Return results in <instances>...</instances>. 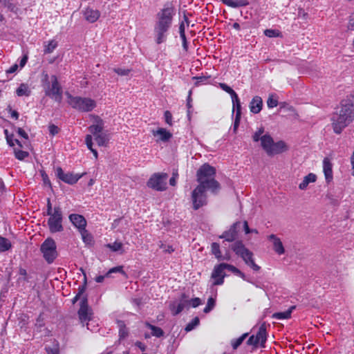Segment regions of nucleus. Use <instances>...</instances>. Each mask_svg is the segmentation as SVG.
Segmentation results:
<instances>
[{
	"label": "nucleus",
	"instance_id": "nucleus-51",
	"mask_svg": "<svg viewBox=\"0 0 354 354\" xmlns=\"http://www.w3.org/2000/svg\"><path fill=\"white\" fill-rule=\"evenodd\" d=\"M178 178V174L177 170L174 171L172 173V176L169 180V184L171 186H175L176 185V180H177Z\"/></svg>",
	"mask_w": 354,
	"mask_h": 354
},
{
	"label": "nucleus",
	"instance_id": "nucleus-35",
	"mask_svg": "<svg viewBox=\"0 0 354 354\" xmlns=\"http://www.w3.org/2000/svg\"><path fill=\"white\" fill-rule=\"evenodd\" d=\"M211 250L212 254L218 260L222 259L221 252L220 250V246L217 243H213L211 245Z\"/></svg>",
	"mask_w": 354,
	"mask_h": 354
},
{
	"label": "nucleus",
	"instance_id": "nucleus-47",
	"mask_svg": "<svg viewBox=\"0 0 354 354\" xmlns=\"http://www.w3.org/2000/svg\"><path fill=\"white\" fill-rule=\"evenodd\" d=\"M113 71L119 75H128L131 72V69L128 68H115Z\"/></svg>",
	"mask_w": 354,
	"mask_h": 354
},
{
	"label": "nucleus",
	"instance_id": "nucleus-23",
	"mask_svg": "<svg viewBox=\"0 0 354 354\" xmlns=\"http://www.w3.org/2000/svg\"><path fill=\"white\" fill-rule=\"evenodd\" d=\"M333 165L327 158L323 160V171L325 175L326 180L330 182L333 179Z\"/></svg>",
	"mask_w": 354,
	"mask_h": 354
},
{
	"label": "nucleus",
	"instance_id": "nucleus-3",
	"mask_svg": "<svg viewBox=\"0 0 354 354\" xmlns=\"http://www.w3.org/2000/svg\"><path fill=\"white\" fill-rule=\"evenodd\" d=\"M174 13L175 10L172 6H167L158 13L157 21L154 27L156 41L158 44L166 41L167 32L171 25Z\"/></svg>",
	"mask_w": 354,
	"mask_h": 354
},
{
	"label": "nucleus",
	"instance_id": "nucleus-37",
	"mask_svg": "<svg viewBox=\"0 0 354 354\" xmlns=\"http://www.w3.org/2000/svg\"><path fill=\"white\" fill-rule=\"evenodd\" d=\"M232 104H233V111H236V115H237L238 117L241 116V102H240L238 95H236V100H235V98H232Z\"/></svg>",
	"mask_w": 354,
	"mask_h": 354
},
{
	"label": "nucleus",
	"instance_id": "nucleus-39",
	"mask_svg": "<svg viewBox=\"0 0 354 354\" xmlns=\"http://www.w3.org/2000/svg\"><path fill=\"white\" fill-rule=\"evenodd\" d=\"M118 326L120 328L119 330V336L120 339H124L128 335V330L125 326V324L122 321L118 322Z\"/></svg>",
	"mask_w": 354,
	"mask_h": 354
},
{
	"label": "nucleus",
	"instance_id": "nucleus-29",
	"mask_svg": "<svg viewBox=\"0 0 354 354\" xmlns=\"http://www.w3.org/2000/svg\"><path fill=\"white\" fill-rule=\"evenodd\" d=\"M80 232L84 243L87 245H91L93 243V236L86 229L80 230Z\"/></svg>",
	"mask_w": 354,
	"mask_h": 354
},
{
	"label": "nucleus",
	"instance_id": "nucleus-22",
	"mask_svg": "<svg viewBox=\"0 0 354 354\" xmlns=\"http://www.w3.org/2000/svg\"><path fill=\"white\" fill-rule=\"evenodd\" d=\"M263 106V100L259 96H254L250 103V110L253 113H259Z\"/></svg>",
	"mask_w": 354,
	"mask_h": 354
},
{
	"label": "nucleus",
	"instance_id": "nucleus-41",
	"mask_svg": "<svg viewBox=\"0 0 354 354\" xmlns=\"http://www.w3.org/2000/svg\"><path fill=\"white\" fill-rule=\"evenodd\" d=\"M247 336L248 333H244L240 337L233 341L232 344L233 348L236 349L242 344Z\"/></svg>",
	"mask_w": 354,
	"mask_h": 354
},
{
	"label": "nucleus",
	"instance_id": "nucleus-2",
	"mask_svg": "<svg viewBox=\"0 0 354 354\" xmlns=\"http://www.w3.org/2000/svg\"><path fill=\"white\" fill-rule=\"evenodd\" d=\"M263 133V128H260L253 134L252 139L254 142H261L262 149L268 156L278 155L289 149V146L284 141L279 140L275 142L270 135Z\"/></svg>",
	"mask_w": 354,
	"mask_h": 354
},
{
	"label": "nucleus",
	"instance_id": "nucleus-32",
	"mask_svg": "<svg viewBox=\"0 0 354 354\" xmlns=\"http://www.w3.org/2000/svg\"><path fill=\"white\" fill-rule=\"evenodd\" d=\"M16 93L18 96H28L30 91L27 85L21 84L17 89Z\"/></svg>",
	"mask_w": 354,
	"mask_h": 354
},
{
	"label": "nucleus",
	"instance_id": "nucleus-28",
	"mask_svg": "<svg viewBox=\"0 0 354 354\" xmlns=\"http://www.w3.org/2000/svg\"><path fill=\"white\" fill-rule=\"evenodd\" d=\"M145 325L147 327L151 329V335L155 336L156 337H160L163 336L164 332L160 328L151 325L148 322H146Z\"/></svg>",
	"mask_w": 354,
	"mask_h": 354
},
{
	"label": "nucleus",
	"instance_id": "nucleus-57",
	"mask_svg": "<svg viewBox=\"0 0 354 354\" xmlns=\"http://www.w3.org/2000/svg\"><path fill=\"white\" fill-rule=\"evenodd\" d=\"M240 119H241V116H237L236 115V118H235V121H234V131H236V129L239 125V123H240Z\"/></svg>",
	"mask_w": 354,
	"mask_h": 354
},
{
	"label": "nucleus",
	"instance_id": "nucleus-16",
	"mask_svg": "<svg viewBox=\"0 0 354 354\" xmlns=\"http://www.w3.org/2000/svg\"><path fill=\"white\" fill-rule=\"evenodd\" d=\"M78 315L80 320L82 324L90 321L91 315V310L86 304V301L84 300L81 303L80 308L78 310Z\"/></svg>",
	"mask_w": 354,
	"mask_h": 354
},
{
	"label": "nucleus",
	"instance_id": "nucleus-26",
	"mask_svg": "<svg viewBox=\"0 0 354 354\" xmlns=\"http://www.w3.org/2000/svg\"><path fill=\"white\" fill-rule=\"evenodd\" d=\"M257 341L261 346H263L266 341V330L264 324L261 325L257 334L255 335Z\"/></svg>",
	"mask_w": 354,
	"mask_h": 354
},
{
	"label": "nucleus",
	"instance_id": "nucleus-27",
	"mask_svg": "<svg viewBox=\"0 0 354 354\" xmlns=\"http://www.w3.org/2000/svg\"><path fill=\"white\" fill-rule=\"evenodd\" d=\"M295 308V306H291L288 310L284 312L276 313H274L272 317L277 319H288L291 316V313L293 309Z\"/></svg>",
	"mask_w": 354,
	"mask_h": 354
},
{
	"label": "nucleus",
	"instance_id": "nucleus-58",
	"mask_svg": "<svg viewBox=\"0 0 354 354\" xmlns=\"http://www.w3.org/2000/svg\"><path fill=\"white\" fill-rule=\"evenodd\" d=\"M53 212H52V205H51V203H50V201L49 198H48L47 200V214L48 215H51V214H53Z\"/></svg>",
	"mask_w": 354,
	"mask_h": 354
},
{
	"label": "nucleus",
	"instance_id": "nucleus-7",
	"mask_svg": "<svg viewBox=\"0 0 354 354\" xmlns=\"http://www.w3.org/2000/svg\"><path fill=\"white\" fill-rule=\"evenodd\" d=\"M68 102L72 108L82 112H90L96 107V102L89 97H74L67 93Z\"/></svg>",
	"mask_w": 354,
	"mask_h": 354
},
{
	"label": "nucleus",
	"instance_id": "nucleus-1",
	"mask_svg": "<svg viewBox=\"0 0 354 354\" xmlns=\"http://www.w3.org/2000/svg\"><path fill=\"white\" fill-rule=\"evenodd\" d=\"M354 119V101L348 99L342 101L339 111L331 118L332 125L335 133L339 134Z\"/></svg>",
	"mask_w": 354,
	"mask_h": 354
},
{
	"label": "nucleus",
	"instance_id": "nucleus-18",
	"mask_svg": "<svg viewBox=\"0 0 354 354\" xmlns=\"http://www.w3.org/2000/svg\"><path fill=\"white\" fill-rule=\"evenodd\" d=\"M84 19L89 23L95 22L100 17V12L97 10L87 8L83 11Z\"/></svg>",
	"mask_w": 354,
	"mask_h": 354
},
{
	"label": "nucleus",
	"instance_id": "nucleus-25",
	"mask_svg": "<svg viewBox=\"0 0 354 354\" xmlns=\"http://www.w3.org/2000/svg\"><path fill=\"white\" fill-rule=\"evenodd\" d=\"M316 180V175L313 173H310L307 176H304L302 182L299 185V188L301 190H304L310 183H315Z\"/></svg>",
	"mask_w": 354,
	"mask_h": 354
},
{
	"label": "nucleus",
	"instance_id": "nucleus-62",
	"mask_svg": "<svg viewBox=\"0 0 354 354\" xmlns=\"http://www.w3.org/2000/svg\"><path fill=\"white\" fill-rule=\"evenodd\" d=\"M46 351L48 352V354H59L58 349L57 348H55L53 349L46 348Z\"/></svg>",
	"mask_w": 354,
	"mask_h": 354
},
{
	"label": "nucleus",
	"instance_id": "nucleus-12",
	"mask_svg": "<svg viewBox=\"0 0 354 354\" xmlns=\"http://www.w3.org/2000/svg\"><path fill=\"white\" fill-rule=\"evenodd\" d=\"M49 216L48 224L50 232H57L62 231L63 229L62 225V214L60 207H55L53 213Z\"/></svg>",
	"mask_w": 354,
	"mask_h": 354
},
{
	"label": "nucleus",
	"instance_id": "nucleus-20",
	"mask_svg": "<svg viewBox=\"0 0 354 354\" xmlns=\"http://www.w3.org/2000/svg\"><path fill=\"white\" fill-rule=\"evenodd\" d=\"M239 224V222L234 223L227 231L225 232L222 235L220 236V238L225 239V241L228 242L234 241L236 238V228Z\"/></svg>",
	"mask_w": 354,
	"mask_h": 354
},
{
	"label": "nucleus",
	"instance_id": "nucleus-34",
	"mask_svg": "<svg viewBox=\"0 0 354 354\" xmlns=\"http://www.w3.org/2000/svg\"><path fill=\"white\" fill-rule=\"evenodd\" d=\"M57 46V42L55 40H50L48 44L44 46V52L45 54L51 53Z\"/></svg>",
	"mask_w": 354,
	"mask_h": 354
},
{
	"label": "nucleus",
	"instance_id": "nucleus-17",
	"mask_svg": "<svg viewBox=\"0 0 354 354\" xmlns=\"http://www.w3.org/2000/svg\"><path fill=\"white\" fill-rule=\"evenodd\" d=\"M268 239L272 241L274 251L279 255L285 253V249L281 239L274 234H271Z\"/></svg>",
	"mask_w": 354,
	"mask_h": 354
},
{
	"label": "nucleus",
	"instance_id": "nucleus-64",
	"mask_svg": "<svg viewBox=\"0 0 354 354\" xmlns=\"http://www.w3.org/2000/svg\"><path fill=\"white\" fill-rule=\"evenodd\" d=\"M243 228H244L245 234L250 233V229L248 227V224L247 221L243 222Z\"/></svg>",
	"mask_w": 354,
	"mask_h": 354
},
{
	"label": "nucleus",
	"instance_id": "nucleus-45",
	"mask_svg": "<svg viewBox=\"0 0 354 354\" xmlns=\"http://www.w3.org/2000/svg\"><path fill=\"white\" fill-rule=\"evenodd\" d=\"M199 324V319L198 317H195L192 322L189 323L185 330L186 331H190L194 328L195 326H196Z\"/></svg>",
	"mask_w": 354,
	"mask_h": 354
},
{
	"label": "nucleus",
	"instance_id": "nucleus-46",
	"mask_svg": "<svg viewBox=\"0 0 354 354\" xmlns=\"http://www.w3.org/2000/svg\"><path fill=\"white\" fill-rule=\"evenodd\" d=\"M225 270H227L233 273L239 274L241 276H243V274L234 266L225 263Z\"/></svg>",
	"mask_w": 354,
	"mask_h": 354
},
{
	"label": "nucleus",
	"instance_id": "nucleus-19",
	"mask_svg": "<svg viewBox=\"0 0 354 354\" xmlns=\"http://www.w3.org/2000/svg\"><path fill=\"white\" fill-rule=\"evenodd\" d=\"M152 134L154 137H157L156 141L167 142L172 137V134L164 128H158L157 130H153Z\"/></svg>",
	"mask_w": 354,
	"mask_h": 354
},
{
	"label": "nucleus",
	"instance_id": "nucleus-6",
	"mask_svg": "<svg viewBox=\"0 0 354 354\" xmlns=\"http://www.w3.org/2000/svg\"><path fill=\"white\" fill-rule=\"evenodd\" d=\"M216 170L214 167L205 164L197 171V180L199 183L206 185L213 192L219 189L218 183L214 180Z\"/></svg>",
	"mask_w": 354,
	"mask_h": 354
},
{
	"label": "nucleus",
	"instance_id": "nucleus-13",
	"mask_svg": "<svg viewBox=\"0 0 354 354\" xmlns=\"http://www.w3.org/2000/svg\"><path fill=\"white\" fill-rule=\"evenodd\" d=\"M225 268L224 263L214 266L212 273V278L214 279L213 284L214 286L221 285L223 283L224 277H225Z\"/></svg>",
	"mask_w": 354,
	"mask_h": 354
},
{
	"label": "nucleus",
	"instance_id": "nucleus-8",
	"mask_svg": "<svg viewBox=\"0 0 354 354\" xmlns=\"http://www.w3.org/2000/svg\"><path fill=\"white\" fill-rule=\"evenodd\" d=\"M232 250L241 257L245 263L254 271H259L260 267L257 265L253 259V253L250 251L241 241H236L232 245Z\"/></svg>",
	"mask_w": 354,
	"mask_h": 354
},
{
	"label": "nucleus",
	"instance_id": "nucleus-11",
	"mask_svg": "<svg viewBox=\"0 0 354 354\" xmlns=\"http://www.w3.org/2000/svg\"><path fill=\"white\" fill-rule=\"evenodd\" d=\"M41 251L44 259L48 262L52 263L57 257L56 245L54 240L47 239L41 245Z\"/></svg>",
	"mask_w": 354,
	"mask_h": 354
},
{
	"label": "nucleus",
	"instance_id": "nucleus-60",
	"mask_svg": "<svg viewBox=\"0 0 354 354\" xmlns=\"http://www.w3.org/2000/svg\"><path fill=\"white\" fill-rule=\"evenodd\" d=\"M18 69V65L17 64L12 65L8 70H7L8 73H15Z\"/></svg>",
	"mask_w": 354,
	"mask_h": 354
},
{
	"label": "nucleus",
	"instance_id": "nucleus-50",
	"mask_svg": "<svg viewBox=\"0 0 354 354\" xmlns=\"http://www.w3.org/2000/svg\"><path fill=\"white\" fill-rule=\"evenodd\" d=\"M115 272H120L124 274V272L123 271L122 269V266H117L110 269L109 271L106 274V277H109L111 273Z\"/></svg>",
	"mask_w": 354,
	"mask_h": 354
},
{
	"label": "nucleus",
	"instance_id": "nucleus-59",
	"mask_svg": "<svg viewBox=\"0 0 354 354\" xmlns=\"http://www.w3.org/2000/svg\"><path fill=\"white\" fill-rule=\"evenodd\" d=\"M28 61V55H24V57L21 58V59L20 60V66L21 68L24 67L25 66V64H26Z\"/></svg>",
	"mask_w": 354,
	"mask_h": 354
},
{
	"label": "nucleus",
	"instance_id": "nucleus-31",
	"mask_svg": "<svg viewBox=\"0 0 354 354\" xmlns=\"http://www.w3.org/2000/svg\"><path fill=\"white\" fill-rule=\"evenodd\" d=\"M85 143H86L88 149L93 153L95 159H97L98 154H97V151L93 148V142H92V136H91V135L86 136Z\"/></svg>",
	"mask_w": 354,
	"mask_h": 354
},
{
	"label": "nucleus",
	"instance_id": "nucleus-56",
	"mask_svg": "<svg viewBox=\"0 0 354 354\" xmlns=\"http://www.w3.org/2000/svg\"><path fill=\"white\" fill-rule=\"evenodd\" d=\"M17 133H18V134H19L21 137H22V138H25V139H28V134H27V133H26V131H25L24 129H22L21 128H18V129H17Z\"/></svg>",
	"mask_w": 354,
	"mask_h": 354
},
{
	"label": "nucleus",
	"instance_id": "nucleus-21",
	"mask_svg": "<svg viewBox=\"0 0 354 354\" xmlns=\"http://www.w3.org/2000/svg\"><path fill=\"white\" fill-rule=\"evenodd\" d=\"M69 218L73 224L77 227L80 231L85 229L86 221L82 216L73 214L70 215Z\"/></svg>",
	"mask_w": 354,
	"mask_h": 354
},
{
	"label": "nucleus",
	"instance_id": "nucleus-48",
	"mask_svg": "<svg viewBox=\"0 0 354 354\" xmlns=\"http://www.w3.org/2000/svg\"><path fill=\"white\" fill-rule=\"evenodd\" d=\"M185 23H186L187 26H189V22L187 17L185 15H184V21H183L180 23V26H179V32H180V34L185 33Z\"/></svg>",
	"mask_w": 354,
	"mask_h": 354
},
{
	"label": "nucleus",
	"instance_id": "nucleus-4",
	"mask_svg": "<svg viewBox=\"0 0 354 354\" xmlns=\"http://www.w3.org/2000/svg\"><path fill=\"white\" fill-rule=\"evenodd\" d=\"M92 124L88 127V131L92 136V140H95L99 147H106L109 142V136L103 131L104 122L97 115H89Z\"/></svg>",
	"mask_w": 354,
	"mask_h": 354
},
{
	"label": "nucleus",
	"instance_id": "nucleus-63",
	"mask_svg": "<svg viewBox=\"0 0 354 354\" xmlns=\"http://www.w3.org/2000/svg\"><path fill=\"white\" fill-rule=\"evenodd\" d=\"M10 114H11V117L15 118V120H17L18 118H19V113L17 111H15V110H11L10 109Z\"/></svg>",
	"mask_w": 354,
	"mask_h": 354
},
{
	"label": "nucleus",
	"instance_id": "nucleus-33",
	"mask_svg": "<svg viewBox=\"0 0 354 354\" xmlns=\"http://www.w3.org/2000/svg\"><path fill=\"white\" fill-rule=\"evenodd\" d=\"M106 246L113 252H121V253L124 252L123 245L121 242L115 241L113 243H109Z\"/></svg>",
	"mask_w": 354,
	"mask_h": 354
},
{
	"label": "nucleus",
	"instance_id": "nucleus-9",
	"mask_svg": "<svg viewBox=\"0 0 354 354\" xmlns=\"http://www.w3.org/2000/svg\"><path fill=\"white\" fill-rule=\"evenodd\" d=\"M208 186L201 184L193 190L192 194V201L194 209H198L207 203L206 189Z\"/></svg>",
	"mask_w": 354,
	"mask_h": 354
},
{
	"label": "nucleus",
	"instance_id": "nucleus-5",
	"mask_svg": "<svg viewBox=\"0 0 354 354\" xmlns=\"http://www.w3.org/2000/svg\"><path fill=\"white\" fill-rule=\"evenodd\" d=\"M41 82L45 95L59 103L61 102L62 88L57 77L54 75L49 76L47 73H44Z\"/></svg>",
	"mask_w": 354,
	"mask_h": 354
},
{
	"label": "nucleus",
	"instance_id": "nucleus-61",
	"mask_svg": "<svg viewBox=\"0 0 354 354\" xmlns=\"http://www.w3.org/2000/svg\"><path fill=\"white\" fill-rule=\"evenodd\" d=\"M136 344V346L137 347H138L141 351H145V349H146V346H145V345L144 344H142V342H136V344Z\"/></svg>",
	"mask_w": 354,
	"mask_h": 354
},
{
	"label": "nucleus",
	"instance_id": "nucleus-38",
	"mask_svg": "<svg viewBox=\"0 0 354 354\" xmlns=\"http://www.w3.org/2000/svg\"><path fill=\"white\" fill-rule=\"evenodd\" d=\"M268 107L270 109L276 107L278 105V99L275 94H270L267 100Z\"/></svg>",
	"mask_w": 354,
	"mask_h": 354
},
{
	"label": "nucleus",
	"instance_id": "nucleus-52",
	"mask_svg": "<svg viewBox=\"0 0 354 354\" xmlns=\"http://www.w3.org/2000/svg\"><path fill=\"white\" fill-rule=\"evenodd\" d=\"M165 119L167 124L171 125L172 124V115L171 113L169 111H166L165 112Z\"/></svg>",
	"mask_w": 354,
	"mask_h": 354
},
{
	"label": "nucleus",
	"instance_id": "nucleus-54",
	"mask_svg": "<svg viewBox=\"0 0 354 354\" xmlns=\"http://www.w3.org/2000/svg\"><path fill=\"white\" fill-rule=\"evenodd\" d=\"M248 344L257 346L259 344L257 341L256 337L254 335H252L248 340Z\"/></svg>",
	"mask_w": 354,
	"mask_h": 354
},
{
	"label": "nucleus",
	"instance_id": "nucleus-36",
	"mask_svg": "<svg viewBox=\"0 0 354 354\" xmlns=\"http://www.w3.org/2000/svg\"><path fill=\"white\" fill-rule=\"evenodd\" d=\"M219 86L222 90H223L225 92H227V93H229L231 95L232 99V98H235V100L236 99L237 94L236 93V92L232 88H230L229 86H227L226 84L219 83Z\"/></svg>",
	"mask_w": 354,
	"mask_h": 354
},
{
	"label": "nucleus",
	"instance_id": "nucleus-24",
	"mask_svg": "<svg viewBox=\"0 0 354 354\" xmlns=\"http://www.w3.org/2000/svg\"><path fill=\"white\" fill-rule=\"evenodd\" d=\"M225 5L233 8L244 7L249 4L248 0H220Z\"/></svg>",
	"mask_w": 354,
	"mask_h": 354
},
{
	"label": "nucleus",
	"instance_id": "nucleus-43",
	"mask_svg": "<svg viewBox=\"0 0 354 354\" xmlns=\"http://www.w3.org/2000/svg\"><path fill=\"white\" fill-rule=\"evenodd\" d=\"M266 36L268 37H277L280 35V32L274 29H266L264 31Z\"/></svg>",
	"mask_w": 354,
	"mask_h": 354
},
{
	"label": "nucleus",
	"instance_id": "nucleus-30",
	"mask_svg": "<svg viewBox=\"0 0 354 354\" xmlns=\"http://www.w3.org/2000/svg\"><path fill=\"white\" fill-rule=\"evenodd\" d=\"M12 244L10 241L2 236H0V252H6L10 249Z\"/></svg>",
	"mask_w": 354,
	"mask_h": 354
},
{
	"label": "nucleus",
	"instance_id": "nucleus-53",
	"mask_svg": "<svg viewBox=\"0 0 354 354\" xmlns=\"http://www.w3.org/2000/svg\"><path fill=\"white\" fill-rule=\"evenodd\" d=\"M49 132L50 135L55 136L59 133V129L55 124H50L48 127Z\"/></svg>",
	"mask_w": 354,
	"mask_h": 354
},
{
	"label": "nucleus",
	"instance_id": "nucleus-44",
	"mask_svg": "<svg viewBox=\"0 0 354 354\" xmlns=\"http://www.w3.org/2000/svg\"><path fill=\"white\" fill-rule=\"evenodd\" d=\"M187 301H188V308H189L190 306H192L193 308H196L202 304L201 299L198 297H195L190 300L187 299Z\"/></svg>",
	"mask_w": 354,
	"mask_h": 354
},
{
	"label": "nucleus",
	"instance_id": "nucleus-55",
	"mask_svg": "<svg viewBox=\"0 0 354 354\" xmlns=\"http://www.w3.org/2000/svg\"><path fill=\"white\" fill-rule=\"evenodd\" d=\"M348 28L354 30V12L350 16Z\"/></svg>",
	"mask_w": 354,
	"mask_h": 354
},
{
	"label": "nucleus",
	"instance_id": "nucleus-42",
	"mask_svg": "<svg viewBox=\"0 0 354 354\" xmlns=\"http://www.w3.org/2000/svg\"><path fill=\"white\" fill-rule=\"evenodd\" d=\"M214 306H215V299H213L212 297L209 298L208 301H207V306H205V308L203 310L204 313H208L214 308Z\"/></svg>",
	"mask_w": 354,
	"mask_h": 354
},
{
	"label": "nucleus",
	"instance_id": "nucleus-14",
	"mask_svg": "<svg viewBox=\"0 0 354 354\" xmlns=\"http://www.w3.org/2000/svg\"><path fill=\"white\" fill-rule=\"evenodd\" d=\"M55 174L57 178L68 184H75L81 178L78 174L72 173H64L62 168L58 167L56 169Z\"/></svg>",
	"mask_w": 354,
	"mask_h": 354
},
{
	"label": "nucleus",
	"instance_id": "nucleus-10",
	"mask_svg": "<svg viewBox=\"0 0 354 354\" xmlns=\"http://www.w3.org/2000/svg\"><path fill=\"white\" fill-rule=\"evenodd\" d=\"M167 174L156 173L153 174L147 182V186L156 191H164L167 188Z\"/></svg>",
	"mask_w": 354,
	"mask_h": 354
},
{
	"label": "nucleus",
	"instance_id": "nucleus-40",
	"mask_svg": "<svg viewBox=\"0 0 354 354\" xmlns=\"http://www.w3.org/2000/svg\"><path fill=\"white\" fill-rule=\"evenodd\" d=\"M15 156L16 158H17L19 160H24L26 157L28 156V153L20 149H15Z\"/></svg>",
	"mask_w": 354,
	"mask_h": 354
},
{
	"label": "nucleus",
	"instance_id": "nucleus-15",
	"mask_svg": "<svg viewBox=\"0 0 354 354\" xmlns=\"http://www.w3.org/2000/svg\"><path fill=\"white\" fill-rule=\"evenodd\" d=\"M185 308H188L187 297L183 294L180 301H174L169 305L170 310L174 315L179 314Z\"/></svg>",
	"mask_w": 354,
	"mask_h": 354
},
{
	"label": "nucleus",
	"instance_id": "nucleus-49",
	"mask_svg": "<svg viewBox=\"0 0 354 354\" xmlns=\"http://www.w3.org/2000/svg\"><path fill=\"white\" fill-rule=\"evenodd\" d=\"M159 247H160V248L162 249L163 252L169 253V254H170L174 251V249L171 245H166L162 243H160Z\"/></svg>",
	"mask_w": 354,
	"mask_h": 354
}]
</instances>
